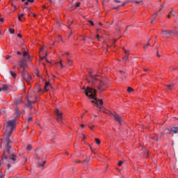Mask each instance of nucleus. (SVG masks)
Masks as SVG:
<instances>
[{
  "mask_svg": "<svg viewBox=\"0 0 178 178\" xmlns=\"http://www.w3.org/2000/svg\"><path fill=\"white\" fill-rule=\"evenodd\" d=\"M16 129V121L9 120L4 124V134H5V141L6 143V149L3 151V159H8V156L5 154L6 152L10 154V145H9L12 141H10V136L15 131Z\"/></svg>",
  "mask_w": 178,
  "mask_h": 178,
  "instance_id": "1",
  "label": "nucleus"
},
{
  "mask_svg": "<svg viewBox=\"0 0 178 178\" xmlns=\"http://www.w3.org/2000/svg\"><path fill=\"white\" fill-rule=\"evenodd\" d=\"M82 90H84L86 95L90 99H94L92 101V103L95 104L97 108H101V106L104 105L102 99H97V90H95V89L88 87L86 88V86H84Z\"/></svg>",
  "mask_w": 178,
  "mask_h": 178,
  "instance_id": "2",
  "label": "nucleus"
},
{
  "mask_svg": "<svg viewBox=\"0 0 178 178\" xmlns=\"http://www.w3.org/2000/svg\"><path fill=\"white\" fill-rule=\"evenodd\" d=\"M22 77L29 86L31 85V75H30V74H29V72H27L25 70H24L22 73Z\"/></svg>",
  "mask_w": 178,
  "mask_h": 178,
  "instance_id": "3",
  "label": "nucleus"
},
{
  "mask_svg": "<svg viewBox=\"0 0 178 178\" xmlns=\"http://www.w3.org/2000/svg\"><path fill=\"white\" fill-rule=\"evenodd\" d=\"M129 2H131L132 3H136L137 5H138V3H140L141 5H143V1H131L129 0H126L125 1L122 2L120 5L114 6L113 9H115V10H118L119 9V8H120L122 6H124V5H126L127 3H129Z\"/></svg>",
  "mask_w": 178,
  "mask_h": 178,
  "instance_id": "4",
  "label": "nucleus"
},
{
  "mask_svg": "<svg viewBox=\"0 0 178 178\" xmlns=\"http://www.w3.org/2000/svg\"><path fill=\"white\" fill-rule=\"evenodd\" d=\"M86 80L88 83H92V84H95V81H97L98 79L97 78H95L94 76H92V72H89V76H86Z\"/></svg>",
  "mask_w": 178,
  "mask_h": 178,
  "instance_id": "5",
  "label": "nucleus"
},
{
  "mask_svg": "<svg viewBox=\"0 0 178 178\" xmlns=\"http://www.w3.org/2000/svg\"><path fill=\"white\" fill-rule=\"evenodd\" d=\"M56 115L57 116L56 120L58 123H63V121L62 120V115L63 113L59 110V108L56 109Z\"/></svg>",
  "mask_w": 178,
  "mask_h": 178,
  "instance_id": "6",
  "label": "nucleus"
},
{
  "mask_svg": "<svg viewBox=\"0 0 178 178\" xmlns=\"http://www.w3.org/2000/svg\"><path fill=\"white\" fill-rule=\"evenodd\" d=\"M23 102V100L22 99V97H19L14 102V108L15 111H17L19 109V105Z\"/></svg>",
  "mask_w": 178,
  "mask_h": 178,
  "instance_id": "7",
  "label": "nucleus"
},
{
  "mask_svg": "<svg viewBox=\"0 0 178 178\" xmlns=\"http://www.w3.org/2000/svg\"><path fill=\"white\" fill-rule=\"evenodd\" d=\"M21 67H23L24 70L26 69V67H27L26 59H23V60H21L19 61V66L17 67L18 70H19Z\"/></svg>",
  "mask_w": 178,
  "mask_h": 178,
  "instance_id": "8",
  "label": "nucleus"
},
{
  "mask_svg": "<svg viewBox=\"0 0 178 178\" xmlns=\"http://www.w3.org/2000/svg\"><path fill=\"white\" fill-rule=\"evenodd\" d=\"M111 115L113 116L116 122H118L120 124H122V118L119 116V115L116 114V113H112Z\"/></svg>",
  "mask_w": 178,
  "mask_h": 178,
  "instance_id": "9",
  "label": "nucleus"
},
{
  "mask_svg": "<svg viewBox=\"0 0 178 178\" xmlns=\"http://www.w3.org/2000/svg\"><path fill=\"white\" fill-rule=\"evenodd\" d=\"M27 102L28 104L26 105V106H29V108L33 109V105H31V104H35V100H32L31 97H27Z\"/></svg>",
  "mask_w": 178,
  "mask_h": 178,
  "instance_id": "10",
  "label": "nucleus"
},
{
  "mask_svg": "<svg viewBox=\"0 0 178 178\" xmlns=\"http://www.w3.org/2000/svg\"><path fill=\"white\" fill-rule=\"evenodd\" d=\"M173 34H175V33H173V31H162V35H163V37H168V35H173Z\"/></svg>",
  "mask_w": 178,
  "mask_h": 178,
  "instance_id": "11",
  "label": "nucleus"
},
{
  "mask_svg": "<svg viewBox=\"0 0 178 178\" xmlns=\"http://www.w3.org/2000/svg\"><path fill=\"white\" fill-rule=\"evenodd\" d=\"M9 86L8 85H3L2 88H0V92L2 91H8Z\"/></svg>",
  "mask_w": 178,
  "mask_h": 178,
  "instance_id": "12",
  "label": "nucleus"
},
{
  "mask_svg": "<svg viewBox=\"0 0 178 178\" xmlns=\"http://www.w3.org/2000/svg\"><path fill=\"white\" fill-rule=\"evenodd\" d=\"M102 87H106V83H104L102 81H100L99 86H97V90H101Z\"/></svg>",
  "mask_w": 178,
  "mask_h": 178,
  "instance_id": "13",
  "label": "nucleus"
},
{
  "mask_svg": "<svg viewBox=\"0 0 178 178\" xmlns=\"http://www.w3.org/2000/svg\"><path fill=\"white\" fill-rule=\"evenodd\" d=\"M171 131H172V133L174 134H177L178 133V127H173L172 129H171Z\"/></svg>",
  "mask_w": 178,
  "mask_h": 178,
  "instance_id": "14",
  "label": "nucleus"
},
{
  "mask_svg": "<svg viewBox=\"0 0 178 178\" xmlns=\"http://www.w3.org/2000/svg\"><path fill=\"white\" fill-rule=\"evenodd\" d=\"M48 87H51V83L46 81L44 85V91H48Z\"/></svg>",
  "mask_w": 178,
  "mask_h": 178,
  "instance_id": "15",
  "label": "nucleus"
},
{
  "mask_svg": "<svg viewBox=\"0 0 178 178\" xmlns=\"http://www.w3.org/2000/svg\"><path fill=\"white\" fill-rule=\"evenodd\" d=\"M17 158V156H16V155L12 154L10 156V157H8L7 159H11V161H16Z\"/></svg>",
  "mask_w": 178,
  "mask_h": 178,
  "instance_id": "16",
  "label": "nucleus"
},
{
  "mask_svg": "<svg viewBox=\"0 0 178 178\" xmlns=\"http://www.w3.org/2000/svg\"><path fill=\"white\" fill-rule=\"evenodd\" d=\"M39 87H40V85L37 83L35 85V91H38V92H41L42 90H41Z\"/></svg>",
  "mask_w": 178,
  "mask_h": 178,
  "instance_id": "17",
  "label": "nucleus"
},
{
  "mask_svg": "<svg viewBox=\"0 0 178 178\" xmlns=\"http://www.w3.org/2000/svg\"><path fill=\"white\" fill-rule=\"evenodd\" d=\"M10 74L12 76V77H13V79H16V73H15L13 71H10Z\"/></svg>",
  "mask_w": 178,
  "mask_h": 178,
  "instance_id": "18",
  "label": "nucleus"
},
{
  "mask_svg": "<svg viewBox=\"0 0 178 178\" xmlns=\"http://www.w3.org/2000/svg\"><path fill=\"white\" fill-rule=\"evenodd\" d=\"M67 65H69V66H72V62H73V60L70 59V58H67Z\"/></svg>",
  "mask_w": 178,
  "mask_h": 178,
  "instance_id": "19",
  "label": "nucleus"
},
{
  "mask_svg": "<svg viewBox=\"0 0 178 178\" xmlns=\"http://www.w3.org/2000/svg\"><path fill=\"white\" fill-rule=\"evenodd\" d=\"M165 131L167 133V134H172V130L169 129V128H165Z\"/></svg>",
  "mask_w": 178,
  "mask_h": 178,
  "instance_id": "20",
  "label": "nucleus"
},
{
  "mask_svg": "<svg viewBox=\"0 0 178 178\" xmlns=\"http://www.w3.org/2000/svg\"><path fill=\"white\" fill-rule=\"evenodd\" d=\"M15 111H16V113H15V118H19V116H20V112H19V109L15 110Z\"/></svg>",
  "mask_w": 178,
  "mask_h": 178,
  "instance_id": "21",
  "label": "nucleus"
},
{
  "mask_svg": "<svg viewBox=\"0 0 178 178\" xmlns=\"http://www.w3.org/2000/svg\"><path fill=\"white\" fill-rule=\"evenodd\" d=\"M23 56H27V59H30V56L29 55V52L27 51L24 52Z\"/></svg>",
  "mask_w": 178,
  "mask_h": 178,
  "instance_id": "22",
  "label": "nucleus"
},
{
  "mask_svg": "<svg viewBox=\"0 0 178 178\" xmlns=\"http://www.w3.org/2000/svg\"><path fill=\"white\" fill-rule=\"evenodd\" d=\"M28 98H31L32 101H35V95L33 93L32 96H29Z\"/></svg>",
  "mask_w": 178,
  "mask_h": 178,
  "instance_id": "23",
  "label": "nucleus"
},
{
  "mask_svg": "<svg viewBox=\"0 0 178 178\" xmlns=\"http://www.w3.org/2000/svg\"><path fill=\"white\" fill-rule=\"evenodd\" d=\"M156 16H158V13H156L154 15V19H152V21H151L152 24H153V23L155 22V17H156Z\"/></svg>",
  "mask_w": 178,
  "mask_h": 178,
  "instance_id": "24",
  "label": "nucleus"
},
{
  "mask_svg": "<svg viewBox=\"0 0 178 178\" xmlns=\"http://www.w3.org/2000/svg\"><path fill=\"white\" fill-rule=\"evenodd\" d=\"M167 87L169 88V90H172V87H175V83L167 85Z\"/></svg>",
  "mask_w": 178,
  "mask_h": 178,
  "instance_id": "25",
  "label": "nucleus"
},
{
  "mask_svg": "<svg viewBox=\"0 0 178 178\" xmlns=\"http://www.w3.org/2000/svg\"><path fill=\"white\" fill-rule=\"evenodd\" d=\"M122 60H124V62H127V60H129V55L124 56Z\"/></svg>",
  "mask_w": 178,
  "mask_h": 178,
  "instance_id": "26",
  "label": "nucleus"
},
{
  "mask_svg": "<svg viewBox=\"0 0 178 178\" xmlns=\"http://www.w3.org/2000/svg\"><path fill=\"white\" fill-rule=\"evenodd\" d=\"M133 91H134V90L131 88V87H129L127 88V92H133Z\"/></svg>",
  "mask_w": 178,
  "mask_h": 178,
  "instance_id": "27",
  "label": "nucleus"
},
{
  "mask_svg": "<svg viewBox=\"0 0 178 178\" xmlns=\"http://www.w3.org/2000/svg\"><path fill=\"white\" fill-rule=\"evenodd\" d=\"M23 16H24V14L23 13L18 15V19L19 20V22H22V18L23 17Z\"/></svg>",
  "mask_w": 178,
  "mask_h": 178,
  "instance_id": "28",
  "label": "nucleus"
},
{
  "mask_svg": "<svg viewBox=\"0 0 178 178\" xmlns=\"http://www.w3.org/2000/svg\"><path fill=\"white\" fill-rule=\"evenodd\" d=\"M9 33L11 34H15V29L10 28L9 29Z\"/></svg>",
  "mask_w": 178,
  "mask_h": 178,
  "instance_id": "29",
  "label": "nucleus"
},
{
  "mask_svg": "<svg viewBox=\"0 0 178 178\" xmlns=\"http://www.w3.org/2000/svg\"><path fill=\"white\" fill-rule=\"evenodd\" d=\"M95 143L99 145V144H101V140L99 138H95Z\"/></svg>",
  "mask_w": 178,
  "mask_h": 178,
  "instance_id": "30",
  "label": "nucleus"
},
{
  "mask_svg": "<svg viewBox=\"0 0 178 178\" xmlns=\"http://www.w3.org/2000/svg\"><path fill=\"white\" fill-rule=\"evenodd\" d=\"M96 38L98 40V41H102V37L99 36V35H97Z\"/></svg>",
  "mask_w": 178,
  "mask_h": 178,
  "instance_id": "31",
  "label": "nucleus"
},
{
  "mask_svg": "<svg viewBox=\"0 0 178 178\" xmlns=\"http://www.w3.org/2000/svg\"><path fill=\"white\" fill-rule=\"evenodd\" d=\"M81 5V3L80 2H78L75 4V8H80V6Z\"/></svg>",
  "mask_w": 178,
  "mask_h": 178,
  "instance_id": "32",
  "label": "nucleus"
},
{
  "mask_svg": "<svg viewBox=\"0 0 178 178\" xmlns=\"http://www.w3.org/2000/svg\"><path fill=\"white\" fill-rule=\"evenodd\" d=\"M27 122H33V117H29L27 118Z\"/></svg>",
  "mask_w": 178,
  "mask_h": 178,
  "instance_id": "33",
  "label": "nucleus"
},
{
  "mask_svg": "<svg viewBox=\"0 0 178 178\" xmlns=\"http://www.w3.org/2000/svg\"><path fill=\"white\" fill-rule=\"evenodd\" d=\"M47 163V161H44L42 163H39L40 166H44V165Z\"/></svg>",
  "mask_w": 178,
  "mask_h": 178,
  "instance_id": "34",
  "label": "nucleus"
},
{
  "mask_svg": "<svg viewBox=\"0 0 178 178\" xmlns=\"http://www.w3.org/2000/svg\"><path fill=\"white\" fill-rule=\"evenodd\" d=\"M26 149H28V151H31L32 147L30 145H28Z\"/></svg>",
  "mask_w": 178,
  "mask_h": 178,
  "instance_id": "35",
  "label": "nucleus"
},
{
  "mask_svg": "<svg viewBox=\"0 0 178 178\" xmlns=\"http://www.w3.org/2000/svg\"><path fill=\"white\" fill-rule=\"evenodd\" d=\"M114 3H122V1L120 0H113Z\"/></svg>",
  "mask_w": 178,
  "mask_h": 178,
  "instance_id": "36",
  "label": "nucleus"
},
{
  "mask_svg": "<svg viewBox=\"0 0 178 178\" xmlns=\"http://www.w3.org/2000/svg\"><path fill=\"white\" fill-rule=\"evenodd\" d=\"M170 14L172 16H175V10L172 9L171 11L170 12Z\"/></svg>",
  "mask_w": 178,
  "mask_h": 178,
  "instance_id": "37",
  "label": "nucleus"
},
{
  "mask_svg": "<svg viewBox=\"0 0 178 178\" xmlns=\"http://www.w3.org/2000/svg\"><path fill=\"white\" fill-rule=\"evenodd\" d=\"M47 55L48 54L46 53L45 55L43 57L40 56V60H42L43 59H45V58H47Z\"/></svg>",
  "mask_w": 178,
  "mask_h": 178,
  "instance_id": "38",
  "label": "nucleus"
},
{
  "mask_svg": "<svg viewBox=\"0 0 178 178\" xmlns=\"http://www.w3.org/2000/svg\"><path fill=\"white\" fill-rule=\"evenodd\" d=\"M148 47H149V42H148L147 44L144 45L145 49H147V48H148Z\"/></svg>",
  "mask_w": 178,
  "mask_h": 178,
  "instance_id": "39",
  "label": "nucleus"
},
{
  "mask_svg": "<svg viewBox=\"0 0 178 178\" xmlns=\"http://www.w3.org/2000/svg\"><path fill=\"white\" fill-rule=\"evenodd\" d=\"M156 56L158 58H161V55L159 54V51L158 50H156Z\"/></svg>",
  "mask_w": 178,
  "mask_h": 178,
  "instance_id": "40",
  "label": "nucleus"
},
{
  "mask_svg": "<svg viewBox=\"0 0 178 178\" xmlns=\"http://www.w3.org/2000/svg\"><path fill=\"white\" fill-rule=\"evenodd\" d=\"M122 165H123V161H119L118 166H122Z\"/></svg>",
  "mask_w": 178,
  "mask_h": 178,
  "instance_id": "41",
  "label": "nucleus"
},
{
  "mask_svg": "<svg viewBox=\"0 0 178 178\" xmlns=\"http://www.w3.org/2000/svg\"><path fill=\"white\" fill-rule=\"evenodd\" d=\"M90 24H91V26H94V22L91 20H88Z\"/></svg>",
  "mask_w": 178,
  "mask_h": 178,
  "instance_id": "42",
  "label": "nucleus"
},
{
  "mask_svg": "<svg viewBox=\"0 0 178 178\" xmlns=\"http://www.w3.org/2000/svg\"><path fill=\"white\" fill-rule=\"evenodd\" d=\"M5 22V19L3 18H0V23H3Z\"/></svg>",
  "mask_w": 178,
  "mask_h": 178,
  "instance_id": "43",
  "label": "nucleus"
},
{
  "mask_svg": "<svg viewBox=\"0 0 178 178\" xmlns=\"http://www.w3.org/2000/svg\"><path fill=\"white\" fill-rule=\"evenodd\" d=\"M60 65L62 69H63V64H62V60H60Z\"/></svg>",
  "mask_w": 178,
  "mask_h": 178,
  "instance_id": "44",
  "label": "nucleus"
},
{
  "mask_svg": "<svg viewBox=\"0 0 178 178\" xmlns=\"http://www.w3.org/2000/svg\"><path fill=\"white\" fill-rule=\"evenodd\" d=\"M68 24H73V21H72V20H69L68 21Z\"/></svg>",
  "mask_w": 178,
  "mask_h": 178,
  "instance_id": "45",
  "label": "nucleus"
},
{
  "mask_svg": "<svg viewBox=\"0 0 178 178\" xmlns=\"http://www.w3.org/2000/svg\"><path fill=\"white\" fill-rule=\"evenodd\" d=\"M28 1V2L29 3H33V2H34V0H27Z\"/></svg>",
  "mask_w": 178,
  "mask_h": 178,
  "instance_id": "46",
  "label": "nucleus"
},
{
  "mask_svg": "<svg viewBox=\"0 0 178 178\" xmlns=\"http://www.w3.org/2000/svg\"><path fill=\"white\" fill-rule=\"evenodd\" d=\"M17 37H19V38H22V34H20V33H19V34H17Z\"/></svg>",
  "mask_w": 178,
  "mask_h": 178,
  "instance_id": "47",
  "label": "nucleus"
},
{
  "mask_svg": "<svg viewBox=\"0 0 178 178\" xmlns=\"http://www.w3.org/2000/svg\"><path fill=\"white\" fill-rule=\"evenodd\" d=\"M153 138L154 140H156V141H159V139L158 138Z\"/></svg>",
  "mask_w": 178,
  "mask_h": 178,
  "instance_id": "48",
  "label": "nucleus"
},
{
  "mask_svg": "<svg viewBox=\"0 0 178 178\" xmlns=\"http://www.w3.org/2000/svg\"><path fill=\"white\" fill-rule=\"evenodd\" d=\"M82 136H83V139H82V141H84V138H86V135H84V134H82Z\"/></svg>",
  "mask_w": 178,
  "mask_h": 178,
  "instance_id": "49",
  "label": "nucleus"
},
{
  "mask_svg": "<svg viewBox=\"0 0 178 178\" xmlns=\"http://www.w3.org/2000/svg\"><path fill=\"white\" fill-rule=\"evenodd\" d=\"M170 16H171V15H170V14H168V16H167L168 19H170Z\"/></svg>",
  "mask_w": 178,
  "mask_h": 178,
  "instance_id": "50",
  "label": "nucleus"
},
{
  "mask_svg": "<svg viewBox=\"0 0 178 178\" xmlns=\"http://www.w3.org/2000/svg\"><path fill=\"white\" fill-rule=\"evenodd\" d=\"M24 5H29V1H28V0L26 1V2H25Z\"/></svg>",
  "mask_w": 178,
  "mask_h": 178,
  "instance_id": "51",
  "label": "nucleus"
},
{
  "mask_svg": "<svg viewBox=\"0 0 178 178\" xmlns=\"http://www.w3.org/2000/svg\"><path fill=\"white\" fill-rule=\"evenodd\" d=\"M17 54L18 55H22V53H21L20 51H17Z\"/></svg>",
  "mask_w": 178,
  "mask_h": 178,
  "instance_id": "52",
  "label": "nucleus"
},
{
  "mask_svg": "<svg viewBox=\"0 0 178 178\" xmlns=\"http://www.w3.org/2000/svg\"><path fill=\"white\" fill-rule=\"evenodd\" d=\"M70 54L69 52H65V55H70Z\"/></svg>",
  "mask_w": 178,
  "mask_h": 178,
  "instance_id": "53",
  "label": "nucleus"
},
{
  "mask_svg": "<svg viewBox=\"0 0 178 178\" xmlns=\"http://www.w3.org/2000/svg\"><path fill=\"white\" fill-rule=\"evenodd\" d=\"M12 7L16 9V6H15V5L12 4Z\"/></svg>",
  "mask_w": 178,
  "mask_h": 178,
  "instance_id": "54",
  "label": "nucleus"
},
{
  "mask_svg": "<svg viewBox=\"0 0 178 178\" xmlns=\"http://www.w3.org/2000/svg\"><path fill=\"white\" fill-rule=\"evenodd\" d=\"M8 168H10L11 167L10 164H8Z\"/></svg>",
  "mask_w": 178,
  "mask_h": 178,
  "instance_id": "55",
  "label": "nucleus"
},
{
  "mask_svg": "<svg viewBox=\"0 0 178 178\" xmlns=\"http://www.w3.org/2000/svg\"><path fill=\"white\" fill-rule=\"evenodd\" d=\"M3 175H2V174H0V178H3Z\"/></svg>",
  "mask_w": 178,
  "mask_h": 178,
  "instance_id": "56",
  "label": "nucleus"
},
{
  "mask_svg": "<svg viewBox=\"0 0 178 178\" xmlns=\"http://www.w3.org/2000/svg\"><path fill=\"white\" fill-rule=\"evenodd\" d=\"M161 136H165V133L161 132Z\"/></svg>",
  "mask_w": 178,
  "mask_h": 178,
  "instance_id": "57",
  "label": "nucleus"
},
{
  "mask_svg": "<svg viewBox=\"0 0 178 178\" xmlns=\"http://www.w3.org/2000/svg\"><path fill=\"white\" fill-rule=\"evenodd\" d=\"M84 126H85V125H84V124H81V127H84Z\"/></svg>",
  "mask_w": 178,
  "mask_h": 178,
  "instance_id": "58",
  "label": "nucleus"
},
{
  "mask_svg": "<svg viewBox=\"0 0 178 178\" xmlns=\"http://www.w3.org/2000/svg\"><path fill=\"white\" fill-rule=\"evenodd\" d=\"M44 49V47L40 48V51H42Z\"/></svg>",
  "mask_w": 178,
  "mask_h": 178,
  "instance_id": "59",
  "label": "nucleus"
},
{
  "mask_svg": "<svg viewBox=\"0 0 178 178\" xmlns=\"http://www.w3.org/2000/svg\"><path fill=\"white\" fill-rule=\"evenodd\" d=\"M13 70H15V69H16V66H14V67H13Z\"/></svg>",
  "mask_w": 178,
  "mask_h": 178,
  "instance_id": "60",
  "label": "nucleus"
},
{
  "mask_svg": "<svg viewBox=\"0 0 178 178\" xmlns=\"http://www.w3.org/2000/svg\"><path fill=\"white\" fill-rule=\"evenodd\" d=\"M59 40H62V38L60 36L58 37Z\"/></svg>",
  "mask_w": 178,
  "mask_h": 178,
  "instance_id": "61",
  "label": "nucleus"
},
{
  "mask_svg": "<svg viewBox=\"0 0 178 178\" xmlns=\"http://www.w3.org/2000/svg\"><path fill=\"white\" fill-rule=\"evenodd\" d=\"M120 73H124V72H123V71H120Z\"/></svg>",
  "mask_w": 178,
  "mask_h": 178,
  "instance_id": "62",
  "label": "nucleus"
},
{
  "mask_svg": "<svg viewBox=\"0 0 178 178\" xmlns=\"http://www.w3.org/2000/svg\"><path fill=\"white\" fill-rule=\"evenodd\" d=\"M9 58H10V56H8L6 58V59H9Z\"/></svg>",
  "mask_w": 178,
  "mask_h": 178,
  "instance_id": "63",
  "label": "nucleus"
},
{
  "mask_svg": "<svg viewBox=\"0 0 178 178\" xmlns=\"http://www.w3.org/2000/svg\"><path fill=\"white\" fill-rule=\"evenodd\" d=\"M26 130H29V127H26Z\"/></svg>",
  "mask_w": 178,
  "mask_h": 178,
  "instance_id": "64",
  "label": "nucleus"
}]
</instances>
